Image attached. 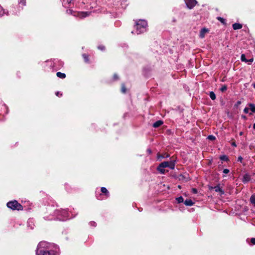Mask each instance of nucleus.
Wrapping results in <instances>:
<instances>
[{
	"label": "nucleus",
	"instance_id": "obj_1",
	"mask_svg": "<svg viewBox=\"0 0 255 255\" xmlns=\"http://www.w3.org/2000/svg\"><path fill=\"white\" fill-rule=\"evenodd\" d=\"M37 255H59V249L53 244L46 242H41L36 251Z\"/></svg>",
	"mask_w": 255,
	"mask_h": 255
},
{
	"label": "nucleus",
	"instance_id": "obj_2",
	"mask_svg": "<svg viewBox=\"0 0 255 255\" xmlns=\"http://www.w3.org/2000/svg\"><path fill=\"white\" fill-rule=\"evenodd\" d=\"M147 23L144 20H139L136 22V32L137 34L143 33L146 30Z\"/></svg>",
	"mask_w": 255,
	"mask_h": 255
},
{
	"label": "nucleus",
	"instance_id": "obj_3",
	"mask_svg": "<svg viewBox=\"0 0 255 255\" xmlns=\"http://www.w3.org/2000/svg\"><path fill=\"white\" fill-rule=\"evenodd\" d=\"M55 214L60 220L64 221L69 219V213L66 210H58L55 211Z\"/></svg>",
	"mask_w": 255,
	"mask_h": 255
},
{
	"label": "nucleus",
	"instance_id": "obj_4",
	"mask_svg": "<svg viewBox=\"0 0 255 255\" xmlns=\"http://www.w3.org/2000/svg\"><path fill=\"white\" fill-rule=\"evenodd\" d=\"M7 206L13 210H22L23 209L22 206L16 200L8 202L7 203Z\"/></svg>",
	"mask_w": 255,
	"mask_h": 255
},
{
	"label": "nucleus",
	"instance_id": "obj_5",
	"mask_svg": "<svg viewBox=\"0 0 255 255\" xmlns=\"http://www.w3.org/2000/svg\"><path fill=\"white\" fill-rule=\"evenodd\" d=\"M175 165V160L174 159L171 160L170 161H164L161 163L159 165L160 166V167H169L171 169H174Z\"/></svg>",
	"mask_w": 255,
	"mask_h": 255
},
{
	"label": "nucleus",
	"instance_id": "obj_6",
	"mask_svg": "<svg viewBox=\"0 0 255 255\" xmlns=\"http://www.w3.org/2000/svg\"><path fill=\"white\" fill-rule=\"evenodd\" d=\"M251 180V176L249 174H245L243 177L242 181L244 183H246Z\"/></svg>",
	"mask_w": 255,
	"mask_h": 255
},
{
	"label": "nucleus",
	"instance_id": "obj_7",
	"mask_svg": "<svg viewBox=\"0 0 255 255\" xmlns=\"http://www.w3.org/2000/svg\"><path fill=\"white\" fill-rule=\"evenodd\" d=\"M209 29L206 28H202L200 32V37L201 38H204L205 36V34L209 32Z\"/></svg>",
	"mask_w": 255,
	"mask_h": 255
},
{
	"label": "nucleus",
	"instance_id": "obj_8",
	"mask_svg": "<svg viewBox=\"0 0 255 255\" xmlns=\"http://www.w3.org/2000/svg\"><path fill=\"white\" fill-rule=\"evenodd\" d=\"M212 188L216 192H219L220 195H223L224 194V191L221 189L219 185L212 187Z\"/></svg>",
	"mask_w": 255,
	"mask_h": 255
},
{
	"label": "nucleus",
	"instance_id": "obj_9",
	"mask_svg": "<svg viewBox=\"0 0 255 255\" xmlns=\"http://www.w3.org/2000/svg\"><path fill=\"white\" fill-rule=\"evenodd\" d=\"M163 123V122L161 120L157 121L153 124V127L155 128H158L161 126Z\"/></svg>",
	"mask_w": 255,
	"mask_h": 255
},
{
	"label": "nucleus",
	"instance_id": "obj_10",
	"mask_svg": "<svg viewBox=\"0 0 255 255\" xmlns=\"http://www.w3.org/2000/svg\"><path fill=\"white\" fill-rule=\"evenodd\" d=\"M233 28L234 30L240 29L242 28V25L238 23H235L233 24Z\"/></svg>",
	"mask_w": 255,
	"mask_h": 255
},
{
	"label": "nucleus",
	"instance_id": "obj_11",
	"mask_svg": "<svg viewBox=\"0 0 255 255\" xmlns=\"http://www.w3.org/2000/svg\"><path fill=\"white\" fill-rule=\"evenodd\" d=\"M89 15L88 12H81L78 13V16L80 17H85Z\"/></svg>",
	"mask_w": 255,
	"mask_h": 255
},
{
	"label": "nucleus",
	"instance_id": "obj_12",
	"mask_svg": "<svg viewBox=\"0 0 255 255\" xmlns=\"http://www.w3.org/2000/svg\"><path fill=\"white\" fill-rule=\"evenodd\" d=\"M101 192L105 194L107 197L109 196V192H108V190L105 187H102L101 188Z\"/></svg>",
	"mask_w": 255,
	"mask_h": 255
},
{
	"label": "nucleus",
	"instance_id": "obj_13",
	"mask_svg": "<svg viewBox=\"0 0 255 255\" xmlns=\"http://www.w3.org/2000/svg\"><path fill=\"white\" fill-rule=\"evenodd\" d=\"M56 75L58 77L61 79H64L66 77V75L64 73H62L60 72H57Z\"/></svg>",
	"mask_w": 255,
	"mask_h": 255
},
{
	"label": "nucleus",
	"instance_id": "obj_14",
	"mask_svg": "<svg viewBox=\"0 0 255 255\" xmlns=\"http://www.w3.org/2000/svg\"><path fill=\"white\" fill-rule=\"evenodd\" d=\"M184 0L186 3V4L187 5V7L189 9H191V0Z\"/></svg>",
	"mask_w": 255,
	"mask_h": 255
},
{
	"label": "nucleus",
	"instance_id": "obj_15",
	"mask_svg": "<svg viewBox=\"0 0 255 255\" xmlns=\"http://www.w3.org/2000/svg\"><path fill=\"white\" fill-rule=\"evenodd\" d=\"M165 168L160 167V166L159 165L157 167V170L161 174H164L165 172Z\"/></svg>",
	"mask_w": 255,
	"mask_h": 255
},
{
	"label": "nucleus",
	"instance_id": "obj_16",
	"mask_svg": "<svg viewBox=\"0 0 255 255\" xmlns=\"http://www.w3.org/2000/svg\"><path fill=\"white\" fill-rule=\"evenodd\" d=\"M209 96L212 100H214L216 98L215 94L213 92H210L209 93Z\"/></svg>",
	"mask_w": 255,
	"mask_h": 255
},
{
	"label": "nucleus",
	"instance_id": "obj_17",
	"mask_svg": "<svg viewBox=\"0 0 255 255\" xmlns=\"http://www.w3.org/2000/svg\"><path fill=\"white\" fill-rule=\"evenodd\" d=\"M251 203L255 206V194L253 195L250 198Z\"/></svg>",
	"mask_w": 255,
	"mask_h": 255
},
{
	"label": "nucleus",
	"instance_id": "obj_18",
	"mask_svg": "<svg viewBox=\"0 0 255 255\" xmlns=\"http://www.w3.org/2000/svg\"><path fill=\"white\" fill-rule=\"evenodd\" d=\"M249 106H250L249 110L250 109L252 113H255V105L250 104Z\"/></svg>",
	"mask_w": 255,
	"mask_h": 255
},
{
	"label": "nucleus",
	"instance_id": "obj_19",
	"mask_svg": "<svg viewBox=\"0 0 255 255\" xmlns=\"http://www.w3.org/2000/svg\"><path fill=\"white\" fill-rule=\"evenodd\" d=\"M184 204L186 206H191V199L186 200Z\"/></svg>",
	"mask_w": 255,
	"mask_h": 255
},
{
	"label": "nucleus",
	"instance_id": "obj_20",
	"mask_svg": "<svg viewBox=\"0 0 255 255\" xmlns=\"http://www.w3.org/2000/svg\"><path fill=\"white\" fill-rule=\"evenodd\" d=\"M241 60L242 61L248 62V60L246 58L245 55L244 54H242L241 57Z\"/></svg>",
	"mask_w": 255,
	"mask_h": 255
},
{
	"label": "nucleus",
	"instance_id": "obj_21",
	"mask_svg": "<svg viewBox=\"0 0 255 255\" xmlns=\"http://www.w3.org/2000/svg\"><path fill=\"white\" fill-rule=\"evenodd\" d=\"M176 200L179 203H182L184 201L183 198L182 196L177 198Z\"/></svg>",
	"mask_w": 255,
	"mask_h": 255
},
{
	"label": "nucleus",
	"instance_id": "obj_22",
	"mask_svg": "<svg viewBox=\"0 0 255 255\" xmlns=\"http://www.w3.org/2000/svg\"><path fill=\"white\" fill-rule=\"evenodd\" d=\"M169 156V154H166L165 156L164 155H160V154L157 155V157H158V159H160L161 158H164L165 157H168Z\"/></svg>",
	"mask_w": 255,
	"mask_h": 255
},
{
	"label": "nucleus",
	"instance_id": "obj_23",
	"mask_svg": "<svg viewBox=\"0 0 255 255\" xmlns=\"http://www.w3.org/2000/svg\"><path fill=\"white\" fill-rule=\"evenodd\" d=\"M126 90H127V89H126L125 84H123L122 85V89H121L122 93H125L126 92Z\"/></svg>",
	"mask_w": 255,
	"mask_h": 255
},
{
	"label": "nucleus",
	"instance_id": "obj_24",
	"mask_svg": "<svg viewBox=\"0 0 255 255\" xmlns=\"http://www.w3.org/2000/svg\"><path fill=\"white\" fill-rule=\"evenodd\" d=\"M220 159L223 161H227L228 158L226 155H222L220 157Z\"/></svg>",
	"mask_w": 255,
	"mask_h": 255
},
{
	"label": "nucleus",
	"instance_id": "obj_25",
	"mask_svg": "<svg viewBox=\"0 0 255 255\" xmlns=\"http://www.w3.org/2000/svg\"><path fill=\"white\" fill-rule=\"evenodd\" d=\"M83 57L84 58V60L86 62H88L89 59H88V56L87 55H86V54H83Z\"/></svg>",
	"mask_w": 255,
	"mask_h": 255
},
{
	"label": "nucleus",
	"instance_id": "obj_26",
	"mask_svg": "<svg viewBox=\"0 0 255 255\" xmlns=\"http://www.w3.org/2000/svg\"><path fill=\"white\" fill-rule=\"evenodd\" d=\"M208 139L211 140H214L215 139V136L213 135H210L208 136Z\"/></svg>",
	"mask_w": 255,
	"mask_h": 255
},
{
	"label": "nucleus",
	"instance_id": "obj_27",
	"mask_svg": "<svg viewBox=\"0 0 255 255\" xmlns=\"http://www.w3.org/2000/svg\"><path fill=\"white\" fill-rule=\"evenodd\" d=\"M227 89V87L226 85H224L221 88L220 90H221V91L223 92H225V91H226Z\"/></svg>",
	"mask_w": 255,
	"mask_h": 255
},
{
	"label": "nucleus",
	"instance_id": "obj_28",
	"mask_svg": "<svg viewBox=\"0 0 255 255\" xmlns=\"http://www.w3.org/2000/svg\"><path fill=\"white\" fill-rule=\"evenodd\" d=\"M218 18V19L219 20H220L222 23H225V20L223 18L221 17H218V18Z\"/></svg>",
	"mask_w": 255,
	"mask_h": 255
},
{
	"label": "nucleus",
	"instance_id": "obj_29",
	"mask_svg": "<svg viewBox=\"0 0 255 255\" xmlns=\"http://www.w3.org/2000/svg\"><path fill=\"white\" fill-rule=\"evenodd\" d=\"M229 172L230 170L228 169H224L223 171V173L225 174H228V173H229Z\"/></svg>",
	"mask_w": 255,
	"mask_h": 255
},
{
	"label": "nucleus",
	"instance_id": "obj_30",
	"mask_svg": "<svg viewBox=\"0 0 255 255\" xmlns=\"http://www.w3.org/2000/svg\"><path fill=\"white\" fill-rule=\"evenodd\" d=\"M192 7L194 6L197 3V1L196 0H192Z\"/></svg>",
	"mask_w": 255,
	"mask_h": 255
},
{
	"label": "nucleus",
	"instance_id": "obj_31",
	"mask_svg": "<svg viewBox=\"0 0 255 255\" xmlns=\"http://www.w3.org/2000/svg\"><path fill=\"white\" fill-rule=\"evenodd\" d=\"M90 224L91 226H93V227H96V225H97L96 223L95 222H93V221L91 222Z\"/></svg>",
	"mask_w": 255,
	"mask_h": 255
},
{
	"label": "nucleus",
	"instance_id": "obj_32",
	"mask_svg": "<svg viewBox=\"0 0 255 255\" xmlns=\"http://www.w3.org/2000/svg\"><path fill=\"white\" fill-rule=\"evenodd\" d=\"M254 61V58H252L249 60H248V62H249V64H251Z\"/></svg>",
	"mask_w": 255,
	"mask_h": 255
},
{
	"label": "nucleus",
	"instance_id": "obj_33",
	"mask_svg": "<svg viewBox=\"0 0 255 255\" xmlns=\"http://www.w3.org/2000/svg\"><path fill=\"white\" fill-rule=\"evenodd\" d=\"M251 242L252 244L253 245H255V238H252L251 240Z\"/></svg>",
	"mask_w": 255,
	"mask_h": 255
},
{
	"label": "nucleus",
	"instance_id": "obj_34",
	"mask_svg": "<svg viewBox=\"0 0 255 255\" xmlns=\"http://www.w3.org/2000/svg\"><path fill=\"white\" fill-rule=\"evenodd\" d=\"M249 111V108H245L244 111L245 113H248Z\"/></svg>",
	"mask_w": 255,
	"mask_h": 255
},
{
	"label": "nucleus",
	"instance_id": "obj_35",
	"mask_svg": "<svg viewBox=\"0 0 255 255\" xmlns=\"http://www.w3.org/2000/svg\"><path fill=\"white\" fill-rule=\"evenodd\" d=\"M98 48L100 50H103L105 49V47L104 46H100L98 47Z\"/></svg>",
	"mask_w": 255,
	"mask_h": 255
},
{
	"label": "nucleus",
	"instance_id": "obj_36",
	"mask_svg": "<svg viewBox=\"0 0 255 255\" xmlns=\"http://www.w3.org/2000/svg\"><path fill=\"white\" fill-rule=\"evenodd\" d=\"M118 78H118V75L117 74H114V80H117L118 79Z\"/></svg>",
	"mask_w": 255,
	"mask_h": 255
},
{
	"label": "nucleus",
	"instance_id": "obj_37",
	"mask_svg": "<svg viewBox=\"0 0 255 255\" xmlns=\"http://www.w3.org/2000/svg\"><path fill=\"white\" fill-rule=\"evenodd\" d=\"M197 190L195 188H192V193H197Z\"/></svg>",
	"mask_w": 255,
	"mask_h": 255
},
{
	"label": "nucleus",
	"instance_id": "obj_38",
	"mask_svg": "<svg viewBox=\"0 0 255 255\" xmlns=\"http://www.w3.org/2000/svg\"><path fill=\"white\" fill-rule=\"evenodd\" d=\"M242 160H243V158L241 156H239L238 158V160L240 162H242Z\"/></svg>",
	"mask_w": 255,
	"mask_h": 255
},
{
	"label": "nucleus",
	"instance_id": "obj_39",
	"mask_svg": "<svg viewBox=\"0 0 255 255\" xmlns=\"http://www.w3.org/2000/svg\"><path fill=\"white\" fill-rule=\"evenodd\" d=\"M3 13L4 12L2 9L1 10H0V16H2L3 14Z\"/></svg>",
	"mask_w": 255,
	"mask_h": 255
},
{
	"label": "nucleus",
	"instance_id": "obj_40",
	"mask_svg": "<svg viewBox=\"0 0 255 255\" xmlns=\"http://www.w3.org/2000/svg\"><path fill=\"white\" fill-rule=\"evenodd\" d=\"M56 96H59V95H60V96H62V94H60V93H59V92H56Z\"/></svg>",
	"mask_w": 255,
	"mask_h": 255
},
{
	"label": "nucleus",
	"instance_id": "obj_41",
	"mask_svg": "<svg viewBox=\"0 0 255 255\" xmlns=\"http://www.w3.org/2000/svg\"><path fill=\"white\" fill-rule=\"evenodd\" d=\"M67 12L68 13H71V12H72V10H71V9L67 10Z\"/></svg>",
	"mask_w": 255,
	"mask_h": 255
},
{
	"label": "nucleus",
	"instance_id": "obj_42",
	"mask_svg": "<svg viewBox=\"0 0 255 255\" xmlns=\"http://www.w3.org/2000/svg\"><path fill=\"white\" fill-rule=\"evenodd\" d=\"M147 152L150 154L151 153V150L150 149H147Z\"/></svg>",
	"mask_w": 255,
	"mask_h": 255
},
{
	"label": "nucleus",
	"instance_id": "obj_43",
	"mask_svg": "<svg viewBox=\"0 0 255 255\" xmlns=\"http://www.w3.org/2000/svg\"><path fill=\"white\" fill-rule=\"evenodd\" d=\"M240 135H243V131H241L239 133Z\"/></svg>",
	"mask_w": 255,
	"mask_h": 255
},
{
	"label": "nucleus",
	"instance_id": "obj_44",
	"mask_svg": "<svg viewBox=\"0 0 255 255\" xmlns=\"http://www.w3.org/2000/svg\"><path fill=\"white\" fill-rule=\"evenodd\" d=\"M241 102H240V101H238V102H237L238 105H240V104H241Z\"/></svg>",
	"mask_w": 255,
	"mask_h": 255
},
{
	"label": "nucleus",
	"instance_id": "obj_45",
	"mask_svg": "<svg viewBox=\"0 0 255 255\" xmlns=\"http://www.w3.org/2000/svg\"><path fill=\"white\" fill-rule=\"evenodd\" d=\"M232 145L234 146H236V144H235V143H233Z\"/></svg>",
	"mask_w": 255,
	"mask_h": 255
},
{
	"label": "nucleus",
	"instance_id": "obj_46",
	"mask_svg": "<svg viewBox=\"0 0 255 255\" xmlns=\"http://www.w3.org/2000/svg\"><path fill=\"white\" fill-rule=\"evenodd\" d=\"M254 88L255 89V83L253 84Z\"/></svg>",
	"mask_w": 255,
	"mask_h": 255
},
{
	"label": "nucleus",
	"instance_id": "obj_47",
	"mask_svg": "<svg viewBox=\"0 0 255 255\" xmlns=\"http://www.w3.org/2000/svg\"><path fill=\"white\" fill-rule=\"evenodd\" d=\"M253 128L255 129V123L254 124Z\"/></svg>",
	"mask_w": 255,
	"mask_h": 255
},
{
	"label": "nucleus",
	"instance_id": "obj_48",
	"mask_svg": "<svg viewBox=\"0 0 255 255\" xmlns=\"http://www.w3.org/2000/svg\"><path fill=\"white\" fill-rule=\"evenodd\" d=\"M25 1L22 2V3H23V4H25Z\"/></svg>",
	"mask_w": 255,
	"mask_h": 255
},
{
	"label": "nucleus",
	"instance_id": "obj_49",
	"mask_svg": "<svg viewBox=\"0 0 255 255\" xmlns=\"http://www.w3.org/2000/svg\"><path fill=\"white\" fill-rule=\"evenodd\" d=\"M25 1L22 2V3H23V4H25Z\"/></svg>",
	"mask_w": 255,
	"mask_h": 255
}]
</instances>
